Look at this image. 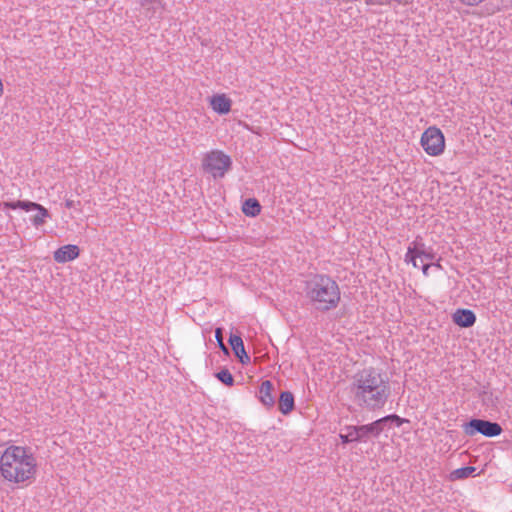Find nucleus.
Instances as JSON below:
<instances>
[{"label": "nucleus", "instance_id": "1", "mask_svg": "<svg viewBox=\"0 0 512 512\" xmlns=\"http://www.w3.org/2000/svg\"><path fill=\"white\" fill-rule=\"evenodd\" d=\"M353 402L370 411L383 408L390 396L389 379L374 368L357 372L350 384Z\"/></svg>", "mask_w": 512, "mask_h": 512}, {"label": "nucleus", "instance_id": "2", "mask_svg": "<svg viewBox=\"0 0 512 512\" xmlns=\"http://www.w3.org/2000/svg\"><path fill=\"white\" fill-rule=\"evenodd\" d=\"M36 471L37 461L29 448L11 445L0 457L1 475L9 482L30 481L35 477Z\"/></svg>", "mask_w": 512, "mask_h": 512}, {"label": "nucleus", "instance_id": "3", "mask_svg": "<svg viewBox=\"0 0 512 512\" xmlns=\"http://www.w3.org/2000/svg\"><path fill=\"white\" fill-rule=\"evenodd\" d=\"M303 293L316 310L321 312L335 309L340 302L338 283L326 274H313L304 281Z\"/></svg>", "mask_w": 512, "mask_h": 512}, {"label": "nucleus", "instance_id": "4", "mask_svg": "<svg viewBox=\"0 0 512 512\" xmlns=\"http://www.w3.org/2000/svg\"><path fill=\"white\" fill-rule=\"evenodd\" d=\"M203 169L214 178H222L232 166L231 158L220 150L207 153L202 162Z\"/></svg>", "mask_w": 512, "mask_h": 512}, {"label": "nucleus", "instance_id": "5", "mask_svg": "<svg viewBox=\"0 0 512 512\" xmlns=\"http://www.w3.org/2000/svg\"><path fill=\"white\" fill-rule=\"evenodd\" d=\"M462 428L464 433L470 437L481 434L485 437L492 438L499 436L503 432L499 423L479 418H473L464 423Z\"/></svg>", "mask_w": 512, "mask_h": 512}, {"label": "nucleus", "instance_id": "6", "mask_svg": "<svg viewBox=\"0 0 512 512\" xmlns=\"http://www.w3.org/2000/svg\"><path fill=\"white\" fill-rule=\"evenodd\" d=\"M421 145L427 154L438 156L444 151V135L439 128L429 127L422 134Z\"/></svg>", "mask_w": 512, "mask_h": 512}, {"label": "nucleus", "instance_id": "7", "mask_svg": "<svg viewBox=\"0 0 512 512\" xmlns=\"http://www.w3.org/2000/svg\"><path fill=\"white\" fill-rule=\"evenodd\" d=\"M80 250L77 245L68 244L58 248L53 258L57 263H66L76 259L79 256Z\"/></svg>", "mask_w": 512, "mask_h": 512}, {"label": "nucleus", "instance_id": "8", "mask_svg": "<svg viewBox=\"0 0 512 512\" xmlns=\"http://www.w3.org/2000/svg\"><path fill=\"white\" fill-rule=\"evenodd\" d=\"M453 322L463 328L472 327L476 322V315L469 309H457L453 314Z\"/></svg>", "mask_w": 512, "mask_h": 512}, {"label": "nucleus", "instance_id": "9", "mask_svg": "<svg viewBox=\"0 0 512 512\" xmlns=\"http://www.w3.org/2000/svg\"><path fill=\"white\" fill-rule=\"evenodd\" d=\"M229 344L235 356L242 364L245 365L250 362V357L245 351L244 343L240 336L231 334L229 337Z\"/></svg>", "mask_w": 512, "mask_h": 512}, {"label": "nucleus", "instance_id": "10", "mask_svg": "<svg viewBox=\"0 0 512 512\" xmlns=\"http://www.w3.org/2000/svg\"><path fill=\"white\" fill-rule=\"evenodd\" d=\"M25 205L27 206L26 211H37V213L31 219L32 224L35 227L43 225L46 222V219L51 217L49 211L38 203L28 201V204Z\"/></svg>", "mask_w": 512, "mask_h": 512}, {"label": "nucleus", "instance_id": "11", "mask_svg": "<svg viewBox=\"0 0 512 512\" xmlns=\"http://www.w3.org/2000/svg\"><path fill=\"white\" fill-rule=\"evenodd\" d=\"M274 386L270 380H265L261 383L259 388V400L261 403L271 408L275 404V396L273 395Z\"/></svg>", "mask_w": 512, "mask_h": 512}, {"label": "nucleus", "instance_id": "12", "mask_svg": "<svg viewBox=\"0 0 512 512\" xmlns=\"http://www.w3.org/2000/svg\"><path fill=\"white\" fill-rule=\"evenodd\" d=\"M362 441H366L368 437H378L385 429L382 418L367 424L358 426Z\"/></svg>", "mask_w": 512, "mask_h": 512}, {"label": "nucleus", "instance_id": "13", "mask_svg": "<svg viewBox=\"0 0 512 512\" xmlns=\"http://www.w3.org/2000/svg\"><path fill=\"white\" fill-rule=\"evenodd\" d=\"M212 109L219 114H227L231 110V100L224 94L214 95L210 101Z\"/></svg>", "mask_w": 512, "mask_h": 512}, {"label": "nucleus", "instance_id": "14", "mask_svg": "<svg viewBox=\"0 0 512 512\" xmlns=\"http://www.w3.org/2000/svg\"><path fill=\"white\" fill-rule=\"evenodd\" d=\"M295 406L294 396L290 391H283L279 396L278 408L284 415L289 414Z\"/></svg>", "mask_w": 512, "mask_h": 512}, {"label": "nucleus", "instance_id": "15", "mask_svg": "<svg viewBox=\"0 0 512 512\" xmlns=\"http://www.w3.org/2000/svg\"><path fill=\"white\" fill-rule=\"evenodd\" d=\"M342 431H345L339 434L342 443L362 442L358 426H346Z\"/></svg>", "mask_w": 512, "mask_h": 512}, {"label": "nucleus", "instance_id": "16", "mask_svg": "<svg viewBox=\"0 0 512 512\" xmlns=\"http://www.w3.org/2000/svg\"><path fill=\"white\" fill-rule=\"evenodd\" d=\"M242 211L246 216L255 217L261 212V205L255 198H248L244 201Z\"/></svg>", "mask_w": 512, "mask_h": 512}, {"label": "nucleus", "instance_id": "17", "mask_svg": "<svg viewBox=\"0 0 512 512\" xmlns=\"http://www.w3.org/2000/svg\"><path fill=\"white\" fill-rule=\"evenodd\" d=\"M412 245L413 250L416 251L417 258L424 257L426 260H434L435 254L433 253L431 248L427 249L424 243L415 240L414 242H412Z\"/></svg>", "mask_w": 512, "mask_h": 512}, {"label": "nucleus", "instance_id": "18", "mask_svg": "<svg viewBox=\"0 0 512 512\" xmlns=\"http://www.w3.org/2000/svg\"><path fill=\"white\" fill-rule=\"evenodd\" d=\"M476 471V467L473 466H466L458 468L451 472L450 478L451 480H461L468 478L473 475V473Z\"/></svg>", "mask_w": 512, "mask_h": 512}, {"label": "nucleus", "instance_id": "19", "mask_svg": "<svg viewBox=\"0 0 512 512\" xmlns=\"http://www.w3.org/2000/svg\"><path fill=\"white\" fill-rule=\"evenodd\" d=\"M215 377L224 385L231 387L234 385V377L226 368L220 370L215 374Z\"/></svg>", "mask_w": 512, "mask_h": 512}, {"label": "nucleus", "instance_id": "20", "mask_svg": "<svg viewBox=\"0 0 512 512\" xmlns=\"http://www.w3.org/2000/svg\"><path fill=\"white\" fill-rule=\"evenodd\" d=\"M215 338H216V341H217L218 347L221 349V351H222L225 355H229V349H228V347L224 344V340H223V329H222V328H216V330H215Z\"/></svg>", "mask_w": 512, "mask_h": 512}, {"label": "nucleus", "instance_id": "21", "mask_svg": "<svg viewBox=\"0 0 512 512\" xmlns=\"http://www.w3.org/2000/svg\"><path fill=\"white\" fill-rule=\"evenodd\" d=\"M382 421L384 423V426L386 427V425L388 423H394L397 427L401 426L404 422H406L407 420L404 419V418H401L399 417L398 415L396 414H391V415H387L385 417H382Z\"/></svg>", "mask_w": 512, "mask_h": 512}, {"label": "nucleus", "instance_id": "22", "mask_svg": "<svg viewBox=\"0 0 512 512\" xmlns=\"http://www.w3.org/2000/svg\"><path fill=\"white\" fill-rule=\"evenodd\" d=\"M25 204H28V201H16V202H3L1 205L4 209H23L26 211L27 206Z\"/></svg>", "mask_w": 512, "mask_h": 512}, {"label": "nucleus", "instance_id": "23", "mask_svg": "<svg viewBox=\"0 0 512 512\" xmlns=\"http://www.w3.org/2000/svg\"><path fill=\"white\" fill-rule=\"evenodd\" d=\"M405 261L407 263H412V265L415 268L418 267L416 251L413 250V245L412 244L408 247L407 253L405 255Z\"/></svg>", "mask_w": 512, "mask_h": 512}, {"label": "nucleus", "instance_id": "24", "mask_svg": "<svg viewBox=\"0 0 512 512\" xmlns=\"http://www.w3.org/2000/svg\"><path fill=\"white\" fill-rule=\"evenodd\" d=\"M458 1L466 6H477L480 3L484 2L485 0H458Z\"/></svg>", "mask_w": 512, "mask_h": 512}, {"label": "nucleus", "instance_id": "25", "mask_svg": "<svg viewBox=\"0 0 512 512\" xmlns=\"http://www.w3.org/2000/svg\"><path fill=\"white\" fill-rule=\"evenodd\" d=\"M431 265H432V264H424V265L422 266V271H423V274H424L425 276H427V275H428V270H429V268L431 267Z\"/></svg>", "mask_w": 512, "mask_h": 512}, {"label": "nucleus", "instance_id": "26", "mask_svg": "<svg viewBox=\"0 0 512 512\" xmlns=\"http://www.w3.org/2000/svg\"><path fill=\"white\" fill-rule=\"evenodd\" d=\"M65 206L66 208L70 209L72 207H74V201L73 200H66L65 202Z\"/></svg>", "mask_w": 512, "mask_h": 512}, {"label": "nucleus", "instance_id": "27", "mask_svg": "<svg viewBox=\"0 0 512 512\" xmlns=\"http://www.w3.org/2000/svg\"><path fill=\"white\" fill-rule=\"evenodd\" d=\"M148 3H156L158 0H145Z\"/></svg>", "mask_w": 512, "mask_h": 512}]
</instances>
